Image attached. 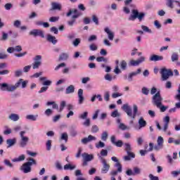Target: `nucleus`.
Returning a JSON list of instances; mask_svg holds the SVG:
<instances>
[{"instance_id":"nucleus-1","label":"nucleus","mask_w":180,"mask_h":180,"mask_svg":"<svg viewBox=\"0 0 180 180\" xmlns=\"http://www.w3.org/2000/svg\"><path fill=\"white\" fill-rule=\"evenodd\" d=\"M162 96H161V91H158L155 95L152 97V103L154 106L159 108L160 112H165L168 107L162 105Z\"/></svg>"},{"instance_id":"nucleus-2","label":"nucleus","mask_w":180,"mask_h":180,"mask_svg":"<svg viewBox=\"0 0 180 180\" xmlns=\"http://www.w3.org/2000/svg\"><path fill=\"white\" fill-rule=\"evenodd\" d=\"M133 108L134 112L131 110V107H130L129 104H124L122 107V109L125 112V113H127L129 117L136 119V117L137 116V112H139V108L137 107V105H134Z\"/></svg>"},{"instance_id":"nucleus-3","label":"nucleus","mask_w":180,"mask_h":180,"mask_svg":"<svg viewBox=\"0 0 180 180\" xmlns=\"http://www.w3.org/2000/svg\"><path fill=\"white\" fill-rule=\"evenodd\" d=\"M22 81V79H20L15 85L8 84L6 83L0 84V89L1 91H6L7 92H13V91H16V89L20 86Z\"/></svg>"},{"instance_id":"nucleus-4","label":"nucleus","mask_w":180,"mask_h":180,"mask_svg":"<svg viewBox=\"0 0 180 180\" xmlns=\"http://www.w3.org/2000/svg\"><path fill=\"white\" fill-rule=\"evenodd\" d=\"M27 162L24 163L21 167H20V170L24 172V174H29V172H32V165H36L37 162L34 159L30 158L27 159Z\"/></svg>"},{"instance_id":"nucleus-5","label":"nucleus","mask_w":180,"mask_h":180,"mask_svg":"<svg viewBox=\"0 0 180 180\" xmlns=\"http://www.w3.org/2000/svg\"><path fill=\"white\" fill-rule=\"evenodd\" d=\"M72 13H74L75 15L72 16V20L68 22V25H69V26H72L74 23H75L76 19H78L79 16L82 15V13L81 12L78 11L77 8H75L73 10H69V11L66 14V16L68 18L71 16Z\"/></svg>"},{"instance_id":"nucleus-6","label":"nucleus","mask_w":180,"mask_h":180,"mask_svg":"<svg viewBox=\"0 0 180 180\" xmlns=\"http://www.w3.org/2000/svg\"><path fill=\"white\" fill-rule=\"evenodd\" d=\"M124 150L127 155L124 156V161H130L131 158H136V155L131 152V145L129 143H124Z\"/></svg>"},{"instance_id":"nucleus-7","label":"nucleus","mask_w":180,"mask_h":180,"mask_svg":"<svg viewBox=\"0 0 180 180\" xmlns=\"http://www.w3.org/2000/svg\"><path fill=\"white\" fill-rule=\"evenodd\" d=\"M132 14L129 16V20L134 21L136 19H139V22L143 20V18H145L146 13H139V10L133 9L131 11Z\"/></svg>"},{"instance_id":"nucleus-8","label":"nucleus","mask_w":180,"mask_h":180,"mask_svg":"<svg viewBox=\"0 0 180 180\" xmlns=\"http://www.w3.org/2000/svg\"><path fill=\"white\" fill-rule=\"evenodd\" d=\"M162 81H167L170 77H174V72L171 69L163 68L160 70Z\"/></svg>"},{"instance_id":"nucleus-9","label":"nucleus","mask_w":180,"mask_h":180,"mask_svg":"<svg viewBox=\"0 0 180 180\" xmlns=\"http://www.w3.org/2000/svg\"><path fill=\"white\" fill-rule=\"evenodd\" d=\"M26 134L25 131H22L20 132V146L22 148H25L27 146V143H29V137L25 136Z\"/></svg>"},{"instance_id":"nucleus-10","label":"nucleus","mask_w":180,"mask_h":180,"mask_svg":"<svg viewBox=\"0 0 180 180\" xmlns=\"http://www.w3.org/2000/svg\"><path fill=\"white\" fill-rule=\"evenodd\" d=\"M101 164L103 165V167L101 168V174H108L109 172V169H110V165L108 163L106 160L103 158H101Z\"/></svg>"},{"instance_id":"nucleus-11","label":"nucleus","mask_w":180,"mask_h":180,"mask_svg":"<svg viewBox=\"0 0 180 180\" xmlns=\"http://www.w3.org/2000/svg\"><path fill=\"white\" fill-rule=\"evenodd\" d=\"M41 65V56L37 55L34 58V63H32L33 70L39 69V67Z\"/></svg>"},{"instance_id":"nucleus-12","label":"nucleus","mask_w":180,"mask_h":180,"mask_svg":"<svg viewBox=\"0 0 180 180\" xmlns=\"http://www.w3.org/2000/svg\"><path fill=\"white\" fill-rule=\"evenodd\" d=\"M30 35L34 36V37H37V36H39V37L44 39V32H43L41 30H32L31 32H30Z\"/></svg>"},{"instance_id":"nucleus-13","label":"nucleus","mask_w":180,"mask_h":180,"mask_svg":"<svg viewBox=\"0 0 180 180\" xmlns=\"http://www.w3.org/2000/svg\"><path fill=\"white\" fill-rule=\"evenodd\" d=\"M143 61H146V58L142 56L137 60H131L129 63V67H137V65L141 64V63H143Z\"/></svg>"},{"instance_id":"nucleus-14","label":"nucleus","mask_w":180,"mask_h":180,"mask_svg":"<svg viewBox=\"0 0 180 180\" xmlns=\"http://www.w3.org/2000/svg\"><path fill=\"white\" fill-rule=\"evenodd\" d=\"M110 141L112 144H113L116 147H119V148L123 147V141L118 140L116 141V136L115 135L111 136Z\"/></svg>"},{"instance_id":"nucleus-15","label":"nucleus","mask_w":180,"mask_h":180,"mask_svg":"<svg viewBox=\"0 0 180 180\" xmlns=\"http://www.w3.org/2000/svg\"><path fill=\"white\" fill-rule=\"evenodd\" d=\"M139 74H141V68L137 69L136 72H131L128 75V81L131 82L133 81V77H137Z\"/></svg>"},{"instance_id":"nucleus-16","label":"nucleus","mask_w":180,"mask_h":180,"mask_svg":"<svg viewBox=\"0 0 180 180\" xmlns=\"http://www.w3.org/2000/svg\"><path fill=\"white\" fill-rule=\"evenodd\" d=\"M96 141V137L89 135L88 137H85L82 139V144H88V143H91V141Z\"/></svg>"},{"instance_id":"nucleus-17","label":"nucleus","mask_w":180,"mask_h":180,"mask_svg":"<svg viewBox=\"0 0 180 180\" xmlns=\"http://www.w3.org/2000/svg\"><path fill=\"white\" fill-rule=\"evenodd\" d=\"M78 98H79V104L82 105L84 103V101L85 100V98H84V90L82 89H79L78 90Z\"/></svg>"},{"instance_id":"nucleus-18","label":"nucleus","mask_w":180,"mask_h":180,"mask_svg":"<svg viewBox=\"0 0 180 180\" xmlns=\"http://www.w3.org/2000/svg\"><path fill=\"white\" fill-rule=\"evenodd\" d=\"M139 129H143V127H146L147 126V122L144 120L143 117H141L139 120Z\"/></svg>"},{"instance_id":"nucleus-19","label":"nucleus","mask_w":180,"mask_h":180,"mask_svg":"<svg viewBox=\"0 0 180 180\" xmlns=\"http://www.w3.org/2000/svg\"><path fill=\"white\" fill-rule=\"evenodd\" d=\"M150 61H162L164 56L158 55H152L150 58Z\"/></svg>"},{"instance_id":"nucleus-20","label":"nucleus","mask_w":180,"mask_h":180,"mask_svg":"<svg viewBox=\"0 0 180 180\" xmlns=\"http://www.w3.org/2000/svg\"><path fill=\"white\" fill-rule=\"evenodd\" d=\"M104 32H105V33H107L109 40L112 41V40H113V39H115V34L112 31H110L109 27H105L104 29Z\"/></svg>"},{"instance_id":"nucleus-21","label":"nucleus","mask_w":180,"mask_h":180,"mask_svg":"<svg viewBox=\"0 0 180 180\" xmlns=\"http://www.w3.org/2000/svg\"><path fill=\"white\" fill-rule=\"evenodd\" d=\"M82 157L83 158V160H85L86 161H92L94 160V155H89L86 153H84L82 154Z\"/></svg>"},{"instance_id":"nucleus-22","label":"nucleus","mask_w":180,"mask_h":180,"mask_svg":"<svg viewBox=\"0 0 180 180\" xmlns=\"http://www.w3.org/2000/svg\"><path fill=\"white\" fill-rule=\"evenodd\" d=\"M46 39L47 41L52 43V44H57V41H58L57 39H56V37L52 36L51 34H48Z\"/></svg>"},{"instance_id":"nucleus-23","label":"nucleus","mask_w":180,"mask_h":180,"mask_svg":"<svg viewBox=\"0 0 180 180\" xmlns=\"http://www.w3.org/2000/svg\"><path fill=\"white\" fill-rule=\"evenodd\" d=\"M74 92H75V87L74 86V85H70L66 88V95H68L70 94H74Z\"/></svg>"},{"instance_id":"nucleus-24","label":"nucleus","mask_w":180,"mask_h":180,"mask_svg":"<svg viewBox=\"0 0 180 180\" xmlns=\"http://www.w3.org/2000/svg\"><path fill=\"white\" fill-rule=\"evenodd\" d=\"M6 144H8L7 148H11L12 146H15V144H16V139H7Z\"/></svg>"},{"instance_id":"nucleus-25","label":"nucleus","mask_w":180,"mask_h":180,"mask_svg":"<svg viewBox=\"0 0 180 180\" xmlns=\"http://www.w3.org/2000/svg\"><path fill=\"white\" fill-rule=\"evenodd\" d=\"M25 158H26V156L25 155H21L18 158H15L12 160L13 162H20V161H25Z\"/></svg>"},{"instance_id":"nucleus-26","label":"nucleus","mask_w":180,"mask_h":180,"mask_svg":"<svg viewBox=\"0 0 180 180\" xmlns=\"http://www.w3.org/2000/svg\"><path fill=\"white\" fill-rule=\"evenodd\" d=\"M61 9V4L58 3H52V8L51 11H60Z\"/></svg>"},{"instance_id":"nucleus-27","label":"nucleus","mask_w":180,"mask_h":180,"mask_svg":"<svg viewBox=\"0 0 180 180\" xmlns=\"http://www.w3.org/2000/svg\"><path fill=\"white\" fill-rule=\"evenodd\" d=\"M174 2H176V4H178V1L167 0L166 5H167V6H168V8H170L171 9H174Z\"/></svg>"},{"instance_id":"nucleus-28","label":"nucleus","mask_w":180,"mask_h":180,"mask_svg":"<svg viewBox=\"0 0 180 180\" xmlns=\"http://www.w3.org/2000/svg\"><path fill=\"white\" fill-rule=\"evenodd\" d=\"M171 58L172 61L173 63H175V61H178L179 60V55L178 54V53L174 52L172 54Z\"/></svg>"},{"instance_id":"nucleus-29","label":"nucleus","mask_w":180,"mask_h":180,"mask_svg":"<svg viewBox=\"0 0 180 180\" xmlns=\"http://www.w3.org/2000/svg\"><path fill=\"white\" fill-rule=\"evenodd\" d=\"M114 167H115V168H117V170H118V172L120 174L122 173V172L123 171V168L122 166V164L120 163V162H117L114 165Z\"/></svg>"},{"instance_id":"nucleus-30","label":"nucleus","mask_w":180,"mask_h":180,"mask_svg":"<svg viewBox=\"0 0 180 180\" xmlns=\"http://www.w3.org/2000/svg\"><path fill=\"white\" fill-rule=\"evenodd\" d=\"M8 118L13 122H18V120H19V115L17 114H11Z\"/></svg>"},{"instance_id":"nucleus-31","label":"nucleus","mask_w":180,"mask_h":180,"mask_svg":"<svg viewBox=\"0 0 180 180\" xmlns=\"http://www.w3.org/2000/svg\"><path fill=\"white\" fill-rule=\"evenodd\" d=\"M63 168L65 171H68V169H70V171H72V169H75V165H72L71 164H67L64 165Z\"/></svg>"},{"instance_id":"nucleus-32","label":"nucleus","mask_w":180,"mask_h":180,"mask_svg":"<svg viewBox=\"0 0 180 180\" xmlns=\"http://www.w3.org/2000/svg\"><path fill=\"white\" fill-rule=\"evenodd\" d=\"M68 59V53H63L59 56V61H63Z\"/></svg>"},{"instance_id":"nucleus-33","label":"nucleus","mask_w":180,"mask_h":180,"mask_svg":"<svg viewBox=\"0 0 180 180\" xmlns=\"http://www.w3.org/2000/svg\"><path fill=\"white\" fill-rule=\"evenodd\" d=\"M120 68L123 71L127 70V62H126V60H122L120 62Z\"/></svg>"},{"instance_id":"nucleus-34","label":"nucleus","mask_w":180,"mask_h":180,"mask_svg":"<svg viewBox=\"0 0 180 180\" xmlns=\"http://www.w3.org/2000/svg\"><path fill=\"white\" fill-rule=\"evenodd\" d=\"M26 119L32 120V122H36V120H37V115H28L26 116Z\"/></svg>"},{"instance_id":"nucleus-35","label":"nucleus","mask_w":180,"mask_h":180,"mask_svg":"<svg viewBox=\"0 0 180 180\" xmlns=\"http://www.w3.org/2000/svg\"><path fill=\"white\" fill-rule=\"evenodd\" d=\"M157 143L158 146L164 147V138L162 136H158Z\"/></svg>"},{"instance_id":"nucleus-36","label":"nucleus","mask_w":180,"mask_h":180,"mask_svg":"<svg viewBox=\"0 0 180 180\" xmlns=\"http://www.w3.org/2000/svg\"><path fill=\"white\" fill-rule=\"evenodd\" d=\"M92 21L95 23L96 26H99V18L96 15H92Z\"/></svg>"},{"instance_id":"nucleus-37","label":"nucleus","mask_w":180,"mask_h":180,"mask_svg":"<svg viewBox=\"0 0 180 180\" xmlns=\"http://www.w3.org/2000/svg\"><path fill=\"white\" fill-rule=\"evenodd\" d=\"M60 140H64L65 143L68 141V134L64 132L61 134Z\"/></svg>"},{"instance_id":"nucleus-38","label":"nucleus","mask_w":180,"mask_h":180,"mask_svg":"<svg viewBox=\"0 0 180 180\" xmlns=\"http://www.w3.org/2000/svg\"><path fill=\"white\" fill-rule=\"evenodd\" d=\"M119 129H120V130H129V129H130V127L126 126V124H124L123 123H120Z\"/></svg>"},{"instance_id":"nucleus-39","label":"nucleus","mask_w":180,"mask_h":180,"mask_svg":"<svg viewBox=\"0 0 180 180\" xmlns=\"http://www.w3.org/2000/svg\"><path fill=\"white\" fill-rule=\"evenodd\" d=\"M101 140H103V141H106V140H108V132L107 131H103L102 133Z\"/></svg>"},{"instance_id":"nucleus-40","label":"nucleus","mask_w":180,"mask_h":180,"mask_svg":"<svg viewBox=\"0 0 180 180\" xmlns=\"http://www.w3.org/2000/svg\"><path fill=\"white\" fill-rule=\"evenodd\" d=\"M140 174H141V169L137 167H134V175H139Z\"/></svg>"},{"instance_id":"nucleus-41","label":"nucleus","mask_w":180,"mask_h":180,"mask_svg":"<svg viewBox=\"0 0 180 180\" xmlns=\"http://www.w3.org/2000/svg\"><path fill=\"white\" fill-rule=\"evenodd\" d=\"M4 162L5 165H6V167H9V168H12L13 167V165L11 163V161H9L8 159H5Z\"/></svg>"},{"instance_id":"nucleus-42","label":"nucleus","mask_w":180,"mask_h":180,"mask_svg":"<svg viewBox=\"0 0 180 180\" xmlns=\"http://www.w3.org/2000/svg\"><path fill=\"white\" fill-rule=\"evenodd\" d=\"M96 148H103L105 147V143L99 141L98 143H96Z\"/></svg>"},{"instance_id":"nucleus-43","label":"nucleus","mask_w":180,"mask_h":180,"mask_svg":"<svg viewBox=\"0 0 180 180\" xmlns=\"http://www.w3.org/2000/svg\"><path fill=\"white\" fill-rule=\"evenodd\" d=\"M80 43L81 39L79 38H77L73 41V46H75V47H77V46H79Z\"/></svg>"},{"instance_id":"nucleus-44","label":"nucleus","mask_w":180,"mask_h":180,"mask_svg":"<svg viewBox=\"0 0 180 180\" xmlns=\"http://www.w3.org/2000/svg\"><path fill=\"white\" fill-rule=\"evenodd\" d=\"M89 49L91 51H96V50H98V46L95 44H91L89 46Z\"/></svg>"},{"instance_id":"nucleus-45","label":"nucleus","mask_w":180,"mask_h":180,"mask_svg":"<svg viewBox=\"0 0 180 180\" xmlns=\"http://www.w3.org/2000/svg\"><path fill=\"white\" fill-rule=\"evenodd\" d=\"M99 131V127L96 125H93L91 127V133H98Z\"/></svg>"},{"instance_id":"nucleus-46","label":"nucleus","mask_w":180,"mask_h":180,"mask_svg":"<svg viewBox=\"0 0 180 180\" xmlns=\"http://www.w3.org/2000/svg\"><path fill=\"white\" fill-rule=\"evenodd\" d=\"M13 6L12 5V4L11 3H7L4 5V8L6 11H11V8L13 7Z\"/></svg>"},{"instance_id":"nucleus-47","label":"nucleus","mask_w":180,"mask_h":180,"mask_svg":"<svg viewBox=\"0 0 180 180\" xmlns=\"http://www.w3.org/2000/svg\"><path fill=\"white\" fill-rule=\"evenodd\" d=\"M96 61H98V63H102V61L106 63V58L103 56H99L96 58Z\"/></svg>"},{"instance_id":"nucleus-48","label":"nucleus","mask_w":180,"mask_h":180,"mask_svg":"<svg viewBox=\"0 0 180 180\" xmlns=\"http://www.w3.org/2000/svg\"><path fill=\"white\" fill-rule=\"evenodd\" d=\"M46 150L50 151L51 150V140H48L46 142Z\"/></svg>"},{"instance_id":"nucleus-49","label":"nucleus","mask_w":180,"mask_h":180,"mask_svg":"<svg viewBox=\"0 0 180 180\" xmlns=\"http://www.w3.org/2000/svg\"><path fill=\"white\" fill-rule=\"evenodd\" d=\"M66 103L65 101H61L59 112H63L64 110V108H65Z\"/></svg>"},{"instance_id":"nucleus-50","label":"nucleus","mask_w":180,"mask_h":180,"mask_svg":"<svg viewBox=\"0 0 180 180\" xmlns=\"http://www.w3.org/2000/svg\"><path fill=\"white\" fill-rule=\"evenodd\" d=\"M141 92L142 94H143V95H148V94L150 93V90H148V89H147L146 87H143L141 89Z\"/></svg>"},{"instance_id":"nucleus-51","label":"nucleus","mask_w":180,"mask_h":180,"mask_svg":"<svg viewBox=\"0 0 180 180\" xmlns=\"http://www.w3.org/2000/svg\"><path fill=\"white\" fill-rule=\"evenodd\" d=\"M97 39L98 37H96V35H91L88 39V41H95V40H96Z\"/></svg>"},{"instance_id":"nucleus-52","label":"nucleus","mask_w":180,"mask_h":180,"mask_svg":"<svg viewBox=\"0 0 180 180\" xmlns=\"http://www.w3.org/2000/svg\"><path fill=\"white\" fill-rule=\"evenodd\" d=\"M44 113L46 116H51V115H53V110L50 108H48L46 110Z\"/></svg>"},{"instance_id":"nucleus-53","label":"nucleus","mask_w":180,"mask_h":180,"mask_svg":"<svg viewBox=\"0 0 180 180\" xmlns=\"http://www.w3.org/2000/svg\"><path fill=\"white\" fill-rule=\"evenodd\" d=\"M118 116H120V115L119 114V112L117 111V110H114L111 113V117H117Z\"/></svg>"},{"instance_id":"nucleus-54","label":"nucleus","mask_w":180,"mask_h":180,"mask_svg":"<svg viewBox=\"0 0 180 180\" xmlns=\"http://www.w3.org/2000/svg\"><path fill=\"white\" fill-rule=\"evenodd\" d=\"M126 174L128 175V176H134V173L131 169H129L126 171Z\"/></svg>"},{"instance_id":"nucleus-55","label":"nucleus","mask_w":180,"mask_h":180,"mask_svg":"<svg viewBox=\"0 0 180 180\" xmlns=\"http://www.w3.org/2000/svg\"><path fill=\"white\" fill-rule=\"evenodd\" d=\"M110 98V95L109 94V91L105 92L104 95V100L106 101V102H109Z\"/></svg>"},{"instance_id":"nucleus-56","label":"nucleus","mask_w":180,"mask_h":180,"mask_svg":"<svg viewBox=\"0 0 180 180\" xmlns=\"http://www.w3.org/2000/svg\"><path fill=\"white\" fill-rule=\"evenodd\" d=\"M20 25H21L20 20H17L14 21L13 26L15 27H20Z\"/></svg>"},{"instance_id":"nucleus-57","label":"nucleus","mask_w":180,"mask_h":180,"mask_svg":"<svg viewBox=\"0 0 180 180\" xmlns=\"http://www.w3.org/2000/svg\"><path fill=\"white\" fill-rule=\"evenodd\" d=\"M49 89V86H43L41 88V89L38 91L39 94H43V92H46Z\"/></svg>"},{"instance_id":"nucleus-58","label":"nucleus","mask_w":180,"mask_h":180,"mask_svg":"<svg viewBox=\"0 0 180 180\" xmlns=\"http://www.w3.org/2000/svg\"><path fill=\"white\" fill-rule=\"evenodd\" d=\"M86 117H88V112H84L83 114L79 115L80 119L85 120Z\"/></svg>"},{"instance_id":"nucleus-59","label":"nucleus","mask_w":180,"mask_h":180,"mask_svg":"<svg viewBox=\"0 0 180 180\" xmlns=\"http://www.w3.org/2000/svg\"><path fill=\"white\" fill-rule=\"evenodd\" d=\"M101 155H102L103 157H106L108 155V150L106 149L101 150Z\"/></svg>"},{"instance_id":"nucleus-60","label":"nucleus","mask_w":180,"mask_h":180,"mask_svg":"<svg viewBox=\"0 0 180 180\" xmlns=\"http://www.w3.org/2000/svg\"><path fill=\"white\" fill-rule=\"evenodd\" d=\"M22 51V46H16L15 47H14V51H17V53H20V51Z\"/></svg>"},{"instance_id":"nucleus-61","label":"nucleus","mask_w":180,"mask_h":180,"mask_svg":"<svg viewBox=\"0 0 180 180\" xmlns=\"http://www.w3.org/2000/svg\"><path fill=\"white\" fill-rule=\"evenodd\" d=\"M177 91H178L179 94L175 96V99H176L177 101H179V102H180V84L179 86V89Z\"/></svg>"},{"instance_id":"nucleus-62","label":"nucleus","mask_w":180,"mask_h":180,"mask_svg":"<svg viewBox=\"0 0 180 180\" xmlns=\"http://www.w3.org/2000/svg\"><path fill=\"white\" fill-rule=\"evenodd\" d=\"M149 178L150 180H160L158 176H155L153 175L152 174H149Z\"/></svg>"},{"instance_id":"nucleus-63","label":"nucleus","mask_w":180,"mask_h":180,"mask_svg":"<svg viewBox=\"0 0 180 180\" xmlns=\"http://www.w3.org/2000/svg\"><path fill=\"white\" fill-rule=\"evenodd\" d=\"M1 40H3V41L8 40V34L5 32H2V37Z\"/></svg>"},{"instance_id":"nucleus-64","label":"nucleus","mask_w":180,"mask_h":180,"mask_svg":"<svg viewBox=\"0 0 180 180\" xmlns=\"http://www.w3.org/2000/svg\"><path fill=\"white\" fill-rule=\"evenodd\" d=\"M20 75H22V70H18L15 71V77H19Z\"/></svg>"}]
</instances>
